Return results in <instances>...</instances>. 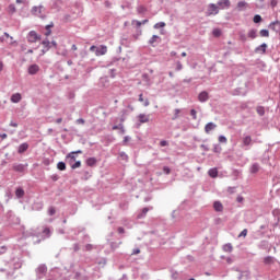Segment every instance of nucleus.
Instances as JSON below:
<instances>
[{
    "label": "nucleus",
    "instance_id": "1",
    "mask_svg": "<svg viewBox=\"0 0 280 280\" xmlns=\"http://www.w3.org/2000/svg\"><path fill=\"white\" fill-rule=\"evenodd\" d=\"M90 51H95V56L100 57V56H106V54H108V47L105 45H101V46H91L90 47Z\"/></svg>",
    "mask_w": 280,
    "mask_h": 280
},
{
    "label": "nucleus",
    "instance_id": "2",
    "mask_svg": "<svg viewBox=\"0 0 280 280\" xmlns=\"http://www.w3.org/2000/svg\"><path fill=\"white\" fill-rule=\"evenodd\" d=\"M31 14H33V16H37L38 19H45V7H33Z\"/></svg>",
    "mask_w": 280,
    "mask_h": 280
},
{
    "label": "nucleus",
    "instance_id": "3",
    "mask_svg": "<svg viewBox=\"0 0 280 280\" xmlns=\"http://www.w3.org/2000/svg\"><path fill=\"white\" fill-rule=\"evenodd\" d=\"M219 13H220V9H219L218 4L211 3L208 5L207 16H213Z\"/></svg>",
    "mask_w": 280,
    "mask_h": 280
},
{
    "label": "nucleus",
    "instance_id": "4",
    "mask_svg": "<svg viewBox=\"0 0 280 280\" xmlns=\"http://www.w3.org/2000/svg\"><path fill=\"white\" fill-rule=\"evenodd\" d=\"M27 40L28 43H37V40H40V35H38V33H36V31H31L27 34Z\"/></svg>",
    "mask_w": 280,
    "mask_h": 280
},
{
    "label": "nucleus",
    "instance_id": "5",
    "mask_svg": "<svg viewBox=\"0 0 280 280\" xmlns=\"http://www.w3.org/2000/svg\"><path fill=\"white\" fill-rule=\"evenodd\" d=\"M217 5L221 10H229V8H231V1L230 0H219Z\"/></svg>",
    "mask_w": 280,
    "mask_h": 280
},
{
    "label": "nucleus",
    "instance_id": "6",
    "mask_svg": "<svg viewBox=\"0 0 280 280\" xmlns=\"http://www.w3.org/2000/svg\"><path fill=\"white\" fill-rule=\"evenodd\" d=\"M28 74L30 75H36V73H38V71H40V66L39 65H36V63H34V65H31L30 67H28Z\"/></svg>",
    "mask_w": 280,
    "mask_h": 280
},
{
    "label": "nucleus",
    "instance_id": "7",
    "mask_svg": "<svg viewBox=\"0 0 280 280\" xmlns=\"http://www.w3.org/2000/svg\"><path fill=\"white\" fill-rule=\"evenodd\" d=\"M75 154H82V150L72 151V152H70V153L66 156V159L69 160L70 165H71L72 163H75Z\"/></svg>",
    "mask_w": 280,
    "mask_h": 280
},
{
    "label": "nucleus",
    "instance_id": "8",
    "mask_svg": "<svg viewBox=\"0 0 280 280\" xmlns=\"http://www.w3.org/2000/svg\"><path fill=\"white\" fill-rule=\"evenodd\" d=\"M215 128H218V125H215V122H208L205 126V132L206 135H211L212 130H215Z\"/></svg>",
    "mask_w": 280,
    "mask_h": 280
},
{
    "label": "nucleus",
    "instance_id": "9",
    "mask_svg": "<svg viewBox=\"0 0 280 280\" xmlns=\"http://www.w3.org/2000/svg\"><path fill=\"white\" fill-rule=\"evenodd\" d=\"M198 100L201 103L207 102L209 100V93L207 91H203V92L199 93Z\"/></svg>",
    "mask_w": 280,
    "mask_h": 280
},
{
    "label": "nucleus",
    "instance_id": "10",
    "mask_svg": "<svg viewBox=\"0 0 280 280\" xmlns=\"http://www.w3.org/2000/svg\"><path fill=\"white\" fill-rule=\"evenodd\" d=\"M138 120L140 124H148L150 121V115L140 114L138 115Z\"/></svg>",
    "mask_w": 280,
    "mask_h": 280
},
{
    "label": "nucleus",
    "instance_id": "11",
    "mask_svg": "<svg viewBox=\"0 0 280 280\" xmlns=\"http://www.w3.org/2000/svg\"><path fill=\"white\" fill-rule=\"evenodd\" d=\"M21 100H23V96L21 95V93H14L11 96V102L13 104H19V102H21Z\"/></svg>",
    "mask_w": 280,
    "mask_h": 280
},
{
    "label": "nucleus",
    "instance_id": "12",
    "mask_svg": "<svg viewBox=\"0 0 280 280\" xmlns=\"http://www.w3.org/2000/svg\"><path fill=\"white\" fill-rule=\"evenodd\" d=\"M28 149H30V144H27V142H24L19 145L18 152L19 154H23L24 152H27Z\"/></svg>",
    "mask_w": 280,
    "mask_h": 280
},
{
    "label": "nucleus",
    "instance_id": "13",
    "mask_svg": "<svg viewBox=\"0 0 280 280\" xmlns=\"http://www.w3.org/2000/svg\"><path fill=\"white\" fill-rule=\"evenodd\" d=\"M266 49H268V45L261 44L255 49V54H266Z\"/></svg>",
    "mask_w": 280,
    "mask_h": 280
},
{
    "label": "nucleus",
    "instance_id": "14",
    "mask_svg": "<svg viewBox=\"0 0 280 280\" xmlns=\"http://www.w3.org/2000/svg\"><path fill=\"white\" fill-rule=\"evenodd\" d=\"M253 143V138L250 136H245L243 138V148H248Z\"/></svg>",
    "mask_w": 280,
    "mask_h": 280
},
{
    "label": "nucleus",
    "instance_id": "15",
    "mask_svg": "<svg viewBox=\"0 0 280 280\" xmlns=\"http://www.w3.org/2000/svg\"><path fill=\"white\" fill-rule=\"evenodd\" d=\"M259 170H261V166H259V164H257V163H254V164L249 167L250 174H257V172H259Z\"/></svg>",
    "mask_w": 280,
    "mask_h": 280
},
{
    "label": "nucleus",
    "instance_id": "16",
    "mask_svg": "<svg viewBox=\"0 0 280 280\" xmlns=\"http://www.w3.org/2000/svg\"><path fill=\"white\" fill-rule=\"evenodd\" d=\"M86 165H88L89 167H95V165H97V159H95V158H89V159L86 160Z\"/></svg>",
    "mask_w": 280,
    "mask_h": 280
},
{
    "label": "nucleus",
    "instance_id": "17",
    "mask_svg": "<svg viewBox=\"0 0 280 280\" xmlns=\"http://www.w3.org/2000/svg\"><path fill=\"white\" fill-rule=\"evenodd\" d=\"M213 209H214V211H223L224 210V206H222V202H220V201H214V203H213Z\"/></svg>",
    "mask_w": 280,
    "mask_h": 280
},
{
    "label": "nucleus",
    "instance_id": "18",
    "mask_svg": "<svg viewBox=\"0 0 280 280\" xmlns=\"http://www.w3.org/2000/svg\"><path fill=\"white\" fill-rule=\"evenodd\" d=\"M13 170L14 172H25V166L23 164H14Z\"/></svg>",
    "mask_w": 280,
    "mask_h": 280
},
{
    "label": "nucleus",
    "instance_id": "19",
    "mask_svg": "<svg viewBox=\"0 0 280 280\" xmlns=\"http://www.w3.org/2000/svg\"><path fill=\"white\" fill-rule=\"evenodd\" d=\"M208 174L211 178H218V168H210Z\"/></svg>",
    "mask_w": 280,
    "mask_h": 280
},
{
    "label": "nucleus",
    "instance_id": "20",
    "mask_svg": "<svg viewBox=\"0 0 280 280\" xmlns=\"http://www.w3.org/2000/svg\"><path fill=\"white\" fill-rule=\"evenodd\" d=\"M42 45L44 46V51H49V49H51V43L49 40H43Z\"/></svg>",
    "mask_w": 280,
    "mask_h": 280
},
{
    "label": "nucleus",
    "instance_id": "21",
    "mask_svg": "<svg viewBox=\"0 0 280 280\" xmlns=\"http://www.w3.org/2000/svg\"><path fill=\"white\" fill-rule=\"evenodd\" d=\"M224 253H233V245L231 243H228L223 245Z\"/></svg>",
    "mask_w": 280,
    "mask_h": 280
},
{
    "label": "nucleus",
    "instance_id": "22",
    "mask_svg": "<svg viewBox=\"0 0 280 280\" xmlns=\"http://www.w3.org/2000/svg\"><path fill=\"white\" fill-rule=\"evenodd\" d=\"M15 196H16L18 198H23V196H25V190H23V188H18V189L15 190Z\"/></svg>",
    "mask_w": 280,
    "mask_h": 280
},
{
    "label": "nucleus",
    "instance_id": "23",
    "mask_svg": "<svg viewBox=\"0 0 280 280\" xmlns=\"http://www.w3.org/2000/svg\"><path fill=\"white\" fill-rule=\"evenodd\" d=\"M248 38L255 39L257 38V30H250L247 34Z\"/></svg>",
    "mask_w": 280,
    "mask_h": 280
},
{
    "label": "nucleus",
    "instance_id": "24",
    "mask_svg": "<svg viewBox=\"0 0 280 280\" xmlns=\"http://www.w3.org/2000/svg\"><path fill=\"white\" fill-rule=\"evenodd\" d=\"M256 112L258 113V115H260V117H264V115H266V109L264 108V106H258L256 108Z\"/></svg>",
    "mask_w": 280,
    "mask_h": 280
},
{
    "label": "nucleus",
    "instance_id": "25",
    "mask_svg": "<svg viewBox=\"0 0 280 280\" xmlns=\"http://www.w3.org/2000/svg\"><path fill=\"white\" fill-rule=\"evenodd\" d=\"M148 211H150V209L143 208L142 213L138 214V219L141 220V218H145V215L148 214Z\"/></svg>",
    "mask_w": 280,
    "mask_h": 280
},
{
    "label": "nucleus",
    "instance_id": "26",
    "mask_svg": "<svg viewBox=\"0 0 280 280\" xmlns=\"http://www.w3.org/2000/svg\"><path fill=\"white\" fill-rule=\"evenodd\" d=\"M57 168L60 170V172H65V170H67V164H65V162H59Z\"/></svg>",
    "mask_w": 280,
    "mask_h": 280
},
{
    "label": "nucleus",
    "instance_id": "27",
    "mask_svg": "<svg viewBox=\"0 0 280 280\" xmlns=\"http://www.w3.org/2000/svg\"><path fill=\"white\" fill-rule=\"evenodd\" d=\"M260 36L262 38H268V36H270V33L268 32V30H261L260 31Z\"/></svg>",
    "mask_w": 280,
    "mask_h": 280
},
{
    "label": "nucleus",
    "instance_id": "28",
    "mask_svg": "<svg viewBox=\"0 0 280 280\" xmlns=\"http://www.w3.org/2000/svg\"><path fill=\"white\" fill-rule=\"evenodd\" d=\"M72 170H78V167H82V162L77 161L74 164H70Z\"/></svg>",
    "mask_w": 280,
    "mask_h": 280
},
{
    "label": "nucleus",
    "instance_id": "29",
    "mask_svg": "<svg viewBox=\"0 0 280 280\" xmlns=\"http://www.w3.org/2000/svg\"><path fill=\"white\" fill-rule=\"evenodd\" d=\"M247 5H248V3L244 2V1H241L237 3L238 10H244V8H246Z\"/></svg>",
    "mask_w": 280,
    "mask_h": 280
},
{
    "label": "nucleus",
    "instance_id": "30",
    "mask_svg": "<svg viewBox=\"0 0 280 280\" xmlns=\"http://www.w3.org/2000/svg\"><path fill=\"white\" fill-rule=\"evenodd\" d=\"M51 27H54V23H51L50 25H46V36H50L51 35Z\"/></svg>",
    "mask_w": 280,
    "mask_h": 280
},
{
    "label": "nucleus",
    "instance_id": "31",
    "mask_svg": "<svg viewBox=\"0 0 280 280\" xmlns=\"http://www.w3.org/2000/svg\"><path fill=\"white\" fill-rule=\"evenodd\" d=\"M159 36L158 35H153L152 37H151V39L149 40V43H150V45H154V43H156V40H159Z\"/></svg>",
    "mask_w": 280,
    "mask_h": 280
},
{
    "label": "nucleus",
    "instance_id": "32",
    "mask_svg": "<svg viewBox=\"0 0 280 280\" xmlns=\"http://www.w3.org/2000/svg\"><path fill=\"white\" fill-rule=\"evenodd\" d=\"M154 30H159V28H161V27H165V22H160V23H156V24H154Z\"/></svg>",
    "mask_w": 280,
    "mask_h": 280
},
{
    "label": "nucleus",
    "instance_id": "33",
    "mask_svg": "<svg viewBox=\"0 0 280 280\" xmlns=\"http://www.w3.org/2000/svg\"><path fill=\"white\" fill-rule=\"evenodd\" d=\"M48 215H56V208L54 207L48 208Z\"/></svg>",
    "mask_w": 280,
    "mask_h": 280
},
{
    "label": "nucleus",
    "instance_id": "34",
    "mask_svg": "<svg viewBox=\"0 0 280 280\" xmlns=\"http://www.w3.org/2000/svg\"><path fill=\"white\" fill-rule=\"evenodd\" d=\"M212 34H213V36L218 37V36H221L222 31H220V28H215V30H213Z\"/></svg>",
    "mask_w": 280,
    "mask_h": 280
},
{
    "label": "nucleus",
    "instance_id": "35",
    "mask_svg": "<svg viewBox=\"0 0 280 280\" xmlns=\"http://www.w3.org/2000/svg\"><path fill=\"white\" fill-rule=\"evenodd\" d=\"M254 23H261V15L256 14V15L254 16Z\"/></svg>",
    "mask_w": 280,
    "mask_h": 280
},
{
    "label": "nucleus",
    "instance_id": "36",
    "mask_svg": "<svg viewBox=\"0 0 280 280\" xmlns=\"http://www.w3.org/2000/svg\"><path fill=\"white\" fill-rule=\"evenodd\" d=\"M247 235H248V230L244 229V230L240 233L238 237H246Z\"/></svg>",
    "mask_w": 280,
    "mask_h": 280
},
{
    "label": "nucleus",
    "instance_id": "37",
    "mask_svg": "<svg viewBox=\"0 0 280 280\" xmlns=\"http://www.w3.org/2000/svg\"><path fill=\"white\" fill-rule=\"evenodd\" d=\"M9 11L14 14V12H16V7L14 4H10L9 5Z\"/></svg>",
    "mask_w": 280,
    "mask_h": 280
},
{
    "label": "nucleus",
    "instance_id": "38",
    "mask_svg": "<svg viewBox=\"0 0 280 280\" xmlns=\"http://www.w3.org/2000/svg\"><path fill=\"white\" fill-rule=\"evenodd\" d=\"M190 115H191L192 119H198V115H197L196 109H191Z\"/></svg>",
    "mask_w": 280,
    "mask_h": 280
},
{
    "label": "nucleus",
    "instance_id": "39",
    "mask_svg": "<svg viewBox=\"0 0 280 280\" xmlns=\"http://www.w3.org/2000/svg\"><path fill=\"white\" fill-rule=\"evenodd\" d=\"M228 139L224 136L219 137V143H226Z\"/></svg>",
    "mask_w": 280,
    "mask_h": 280
},
{
    "label": "nucleus",
    "instance_id": "40",
    "mask_svg": "<svg viewBox=\"0 0 280 280\" xmlns=\"http://www.w3.org/2000/svg\"><path fill=\"white\" fill-rule=\"evenodd\" d=\"M183 70V63L180 61L176 62V71H182Z\"/></svg>",
    "mask_w": 280,
    "mask_h": 280
},
{
    "label": "nucleus",
    "instance_id": "41",
    "mask_svg": "<svg viewBox=\"0 0 280 280\" xmlns=\"http://www.w3.org/2000/svg\"><path fill=\"white\" fill-rule=\"evenodd\" d=\"M161 148H165L166 145H170V143L166 140H162L160 142Z\"/></svg>",
    "mask_w": 280,
    "mask_h": 280
},
{
    "label": "nucleus",
    "instance_id": "42",
    "mask_svg": "<svg viewBox=\"0 0 280 280\" xmlns=\"http://www.w3.org/2000/svg\"><path fill=\"white\" fill-rule=\"evenodd\" d=\"M77 124H79V125H81V126H84V124H85L84 118H79V119H77Z\"/></svg>",
    "mask_w": 280,
    "mask_h": 280
},
{
    "label": "nucleus",
    "instance_id": "43",
    "mask_svg": "<svg viewBox=\"0 0 280 280\" xmlns=\"http://www.w3.org/2000/svg\"><path fill=\"white\" fill-rule=\"evenodd\" d=\"M38 271H39V272H47V267L40 266V267L38 268Z\"/></svg>",
    "mask_w": 280,
    "mask_h": 280
},
{
    "label": "nucleus",
    "instance_id": "44",
    "mask_svg": "<svg viewBox=\"0 0 280 280\" xmlns=\"http://www.w3.org/2000/svg\"><path fill=\"white\" fill-rule=\"evenodd\" d=\"M120 156L124 161H128V155L126 153H120Z\"/></svg>",
    "mask_w": 280,
    "mask_h": 280
},
{
    "label": "nucleus",
    "instance_id": "45",
    "mask_svg": "<svg viewBox=\"0 0 280 280\" xmlns=\"http://www.w3.org/2000/svg\"><path fill=\"white\" fill-rule=\"evenodd\" d=\"M178 115H180V109H175V117L173 119H178Z\"/></svg>",
    "mask_w": 280,
    "mask_h": 280
},
{
    "label": "nucleus",
    "instance_id": "46",
    "mask_svg": "<svg viewBox=\"0 0 280 280\" xmlns=\"http://www.w3.org/2000/svg\"><path fill=\"white\" fill-rule=\"evenodd\" d=\"M85 250H93V245L92 244L85 245Z\"/></svg>",
    "mask_w": 280,
    "mask_h": 280
},
{
    "label": "nucleus",
    "instance_id": "47",
    "mask_svg": "<svg viewBox=\"0 0 280 280\" xmlns=\"http://www.w3.org/2000/svg\"><path fill=\"white\" fill-rule=\"evenodd\" d=\"M163 172H165V174H170V173H171V170H170V167L164 166V167H163Z\"/></svg>",
    "mask_w": 280,
    "mask_h": 280
},
{
    "label": "nucleus",
    "instance_id": "48",
    "mask_svg": "<svg viewBox=\"0 0 280 280\" xmlns=\"http://www.w3.org/2000/svg\"><path fill=\"white\" fill-rule=\"evenodd\" d=\"M128 141H130V137L126 136V137L124 138V144L126 145V144L128 143Z\"/></svg>",
    "mask_w": 280,
    "mask_h": 280
},
{
    "label": "nucleus",
    "instance_id": "49",
    "mask_svg": "<svg viewBox=\"0 0 280 280\" xmlns=\"http://www.w3.org/2000/svg\"><path fill=\"white\" fill-rule=\"evenodd\" d=\"M120 128H121V125H119V126L115 125V126L112 128V130H120Z\"/></svg>",
    "mask_w": 280,
    "mask_h": 280
},
{
    "label": "nucleus",
    "instance_id": "50",
    "mask_svg": "<svg viewBox=\"0 0 280 280\" xmlns=\"http://www.w3.org/2000/svg\"><path fill=\"white\" fill-rule=\"evenodd\" d=\"M270 261H272L271 257L265 258V264H270Z\"/></svg>",
    "mask_w": 280,
    "mask_h": 280
},
{
    "label": "nucleus",
    "instance_id": "51",
    "mask_svg": "<svg viewBox=\"0 0 280 280\" xmlns=\"http://www.w3.org/2000/svg\"><path fill=\"white\" fill-rule=\"evenodd\" d=\"M143 102H144V104H143L144 106H150V101L148 98L144 100Z\"/></svg>",
    "mask_w": 280,
    "mask_h": 280
},
{
    "label": "nucleus",
    "instance_id": "52",
    "mask_svg": "<svg viewBox=\"0 0 280 280\" xmlns=\"http://www.w3.org/2000/svg\"><path fill=\"white\" fill-rule=\"evenodd\" d=\"M71 49H72V51H78V46H75V44H73Z\"/></svg>",
    "mask_w": 280,
    "mask_h": 280
},
{
    "label": "nucleus",
    "instance_id": "53",
    "mask_svg": "<svg viewBox=\"0 0 280 280\" xmlns=\"http://www.w3.org/2000/svg\"><path fill=\"white\" fill-rule=\"evenodd\" d=\"M3 67H4L3 61H0V73L1 71H3Z\"/></svg>",
    "mask_w": 280,
    "mask_h": 280
},
{
    "label": "nucleus",
    "instance_id": "54",
    "mask_svg": "<svg viewBox=\"0 0 280 280\" xmlns=\"http://www.w3.org/2000/svg\"><path fill=\"white\" fill-rule=\"evenodd\" d=\"M136 25H137V27H141V25H143V23L139 22V21H136Z\"/></svg>",
    "mask_w": 280,
    "mask_h": 280
},
{
    "label": "nucleus",
    "instance_id": "55",
    "mask_svg": "<svg viewBox=\"0 0 280 280\" xmlns=\"http://www.w3.org/2000/svg\"><path fill=\"white\" fill-rule=\"evenodd\" d=\"M120 132H121V135H124V132H126V130L124 129V125H120Z\"/></svg>",
    "mask_w": 280,
    "mask_h": 280
},
{
    "label": "nucleus",
    "instance_id": "56",
    "mask_svg": "<svg viewBox=\"0 0 280 280\" xmlns=\"http://www.w3.org/2000/svg\"><path fill=\"white\" fill-rule=\"evenodd\" d=\"M139 253H141V249H136L133 250L132 255H139Z\"/></svg>",
    "mask_w": 280,
    "mask_h": 280
},
{
    "label": "nucleus",
    "instance_id": "57",
    "mask_svg": "<svg viewBox=\"0 0 280 280\" xmlns=\"http://www.w3.org/2000/svg\"><path fill=\"white\" fill-rule=\"evenodd\" d=\"M145 100H143V94L139 95V102H144Z\"/></svg>",
    "mask_w": 280,
    "mask_h": 280
},
{
    "label": "nucleus",
    "instance_id": "58",
    "mask_svg": "<svg viewBox=\"0 0 280 280\" xmlns=\"http://www.w3.org/2000/svg\"><path fill=\"white\" fill-rule=\"evenodd\" d=\"M1 139H8V135L7 133H2L0 135Z\"/></svg>",
    "mask_w": 280,
    "mask_h": 280
},
{
    "label": "nucleus",
    "instance_id": "59",
    "mask_svg": "<svg viewBox=\"0 0 280 280\" xmlns=\"http://www.w3.org/2000/svg\"><path fill=\"white\" fill-rule=\"evenodd\" d=\"M10 126H12L13 128H18L19 124H16V122H11Z\"/></svg>",
    "mask_w": 280,
    "mask_h": 280
},
{
    "label": "nucleus",
    "instance_id": "60",
    "mask_svg": "<svg viewBox=\"0 0 280 280\" xmlns=\"http://www.w3.org/2000/svg\"><path fill=\"white\" fill-rule=\"evenodd\" d=\"M226 262L228 264H232L233 262V259L231 257L226 258Z\"/></svg>",
    "mask_w": 280,
    "mask_h": 280
},
{
    "label": "nucleus",
    "instance_id": "61",
    "mask_svg": "<svg viewBox=\"0 0 280 280\" xmlns=\"http://www.w3.org/2000/svg\"><path fill=\"white\" fill-rule=\"evenodd\" d=\"M50 45H52V47H58V43H56L54 40L50 43Z\"/></svg>",
    "mask_w": 280,
    "mask_h": 280
},
{
    "label": "nucleus",
    "instance_id": "62",
    "mask_svg": "<svg viewBox=\"0 0 280 280\" xmlns=\"http://www.w3.org/2000/svg\"><path fill=\"white\" fill-rule=\"evenodd\" d=\"M118 233H125L124 228H118Z\"/></svg>",
    "mask_w": 280,
    "mask_h": 280
},
{
    "label": "nucleus",
    "instance_id": "63",
    "mask_svg": "<svg viewBox=\"0 0 280 280\" xmlns=\"http://www.w3.org/2000/svg\"><path fill=\"white\" fill-rule=\"evenodd\" d=\"M56 124H62V118H58V119L56 120Z\"/></svg>",
    "mask_w": 280,
    "mask_h": 280
},
{
    "label": "nucleus",
    "instance_id": "64",
    "mask_svg": "<svg viewBox=\"0 0 280 280\" xmlns=\"http://www.w3.org/2000/svg\"><path fill=\"white\" fill-rule=\"evenodd\" d=\"M171 56L173 57L177 56L176 51H171Z\"/></svg>",
    "mask_w": 280,
    "mask_h": 280
}]
</instances>
